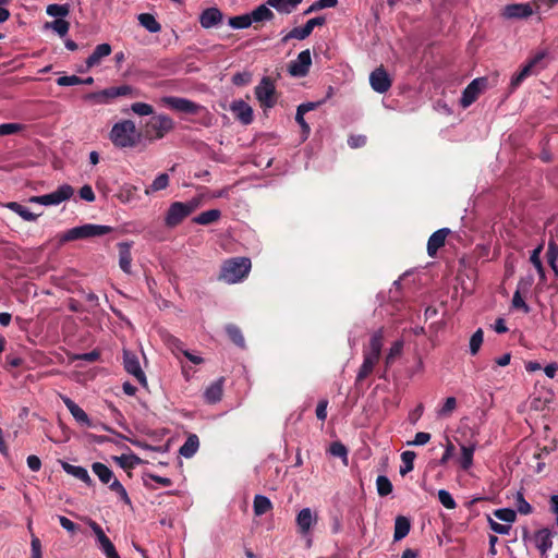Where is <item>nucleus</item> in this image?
I'll list each match as a JSON object with an SVG mask.
<instances>
[{
    "label": "nucleus",
    "mask_w": 558,
    "mask_h": 558,
    "mask_svg": "<svg viewBox=\"0 0 558 558\" xmlns=\"http://www.w3.org/2000/svg\"><path fill=\"white\" fill-rule=\"evenodd\" d=\"M384 345V330L383 328L376 330L372 333L369 339V344L363 351V363L359 369L356 375L357 381H363L367 376H369L378 363L381 349Z\"/></svg>",
    "instance_id": "1"
},
{
    "label": "nucleus",
    "mask_w": 558,
    "mask_h": 558,
    "mask_svg": "<svg viewBox=\"0 0 558 558\" xmlns=\"http://www.w3.org/2000/svg\"><path fill=\"white\" fill-rule=\"evenodd\" d=\"M140 133L131 120H122L113 124L109 138L116 147L131 148L138 144Z\"/></svg>",
    "instance_id": "2"
},
{
    "label": "nucleus",
    "mask_w": 558,
    "mask_h": 558,
    "mask_svg": "<svg viewBox=\"0 0 558 558\" xmlns=\"http://www.w3.org/2000/svg\"><path fill=\"white\" fill-rule=\"evenodd\" d=\"M251 267L252 264L250 258H230L223 263L219 279L229 284L238 283L247 277Z\"/></svg>",
    "instance_id": "3"
},
{
    "label": "nucleus",
    "mask_w": 558,
    "mask_h": 558,
    "mask_svg": "<svg viewBox=\"0 0 558 558\" xmlns=\"http://www.w3.org/2000/svg\"><path fill=\"white\" fill-rule=\"evenodd\" d=\"M202 204L199 197H194L185 203L174 202L172 203L165 216V225L168 228H174L179 226L187 216L194 213Z\"/></svg>",
    "instance_id": "4"
},
{
    "label": "nucleus",
    "mask_w": 558,
    "mask_h": 558,
    "mask_svg": "<svg viewBox=\"0 0 558 558\" xmlns=\"http://www.w3.org/2000/svg\"><path fill=\"white\" fill-rule=\"evenodd\" d=\"M547 56V51L542 50L531 57L527 62L521 68V70L511 77L510 88L511 90L517 89L521 83L529 76L537 74L545 68L543 61Z\"/></svg>",
    "instance_id": "5"
},
{
    "label": "nucleus",
    "mask_w": 558,
    "mask_h": 558,
    "mask_svg": "<svg viewBox=\"0 0 558 558\" xmlns=\"http://www.w3.org/2000/svg\"><path fill=\"white\" fill-rule=\"evenodd\" d=\"M111 227L102 225L87 223L80 227L72 228L62 234L60 242L74 241L78 239H87L94 236H101L111 232Z\"/></svg>",
    "instance_id": "6"
},
{
    "label": "nucleus",
    "mask_w": 558,
    "mask_h": 558,
    "mask_svg": "<svg viewBox=\"0 0 558 558\" xmlns=\"http://www.w3.org/2000/svg\"><path fill=\"white\" fill-rule=\"evenodd\" d=\"M146 134L151 140H160L174 128L173 120L165 114L153 117L146 124Z\"/></svg>",
    "instance_id": "7"
},
{
    "label": "nucleus",
    "mask_w": 558,
    "mask_h": 558,
    "mask_svg": "<svg viewBox=\"0 0 558 558\" xmlns=\"http://www.w3.org/2000/svg\"><path fill=\"white\" fill-rule=\"evenodd\" d=\"M73 194V187L69 184H63L49 194L32 196L28 201L31 203L40 204L44 206L59 205L62 202L71 198Z\"/></svg>",
    "instance_id": "8"
},
{
    "label": "nucleus",
    "mask_w": 558,
    "mask_h": 558,
    "mask_svg": "<svg viewBox=\"0 0 558 558\" xmlns=\"http://www.w3.org/2000/svg\"><path fill=\"white\" fill-rule=\"evenodd\" d=\"M255 96L263 108H272L277 102L276 87L270 77L265 76L255 87Z\"/></svg>",
    "instance_id": "9"
},
{
    "label": "nucleus",
    "mask_w": 558,
    "mask_h": 558,
    "mask_svg": "<svg viewBox=\"0 0 558 558\" xmlns=\"http://www.w3.org/2000/svg\"><path fill=\"white\" fill-rule=\"evenodd\" d=\"M536 12L532 3H512L506 5L501 11V16L506 20H522L530 17Z\"/></svg>",
    "instance_id": "10"
},
{
    "label": "nucleus",
    "mask_w": 558,
    "mask_h": 558,
    "mask_svg": "<svg viewBox=\"0 0 558 558\" xmlns=\"http://www.w3.org/2000/svg\"><path fill=\"white\" fill-rule=\"evenodd\" d=\"M162 104L172 110L196 114L203 109L202 106L182 97L168 96L161 99Z\"/></svg>",
    "instance_id": "11"
},
{
    "label": "nucleus",
    "mask_w": 558,
    "mask_h": 558,
    "mask_svg": "<svg viewBox=\"0 0 558 558\" xmlns=\"http://www.w3.org/2000/svg\"><path fill=\"white\" fill-rule=\"evenodd\" d=\"M123 362L125 371L132 376H134L142 386L146 387L147 378L141 367L138 357L130 351H124Z\"/></svg>",
    "instance_id": "12"
},
{
    "label": "nucleus",
    "mask_w": 558,
    "mask_h": 558,
    "mask_svg": "<svg viewBox=\"0 0 558 558\" xmlns=\"http://www.w3.org/2000/svg\"><path fill=\"white\" fill-rule=\"evenodd\" d=\"M486 83L487 81L484 77L473 80L462 93L460 100L461 106L463 108L471 106L477 99L481 92L485 88Z\"/></svg>",
    "instance_id": "13"
},
{
    "label": "nucleus",
    "mask_w": 558,
    "mask_h": 558,
    "mask_svg": "<svg viewBox=\"0 0 558 558\" xmlns=\"http://www.w3.org/2000/svg\"><path fill=\"white\" fill-rule=\"evenodd\" d=\"M88 525L90 526L92 531L96 535L97 542L105 554L107 558H120L118 555L113 544L111 541L106 536L105 532L100 527L99 524H97L95 521H89Z\"/></svg>",
    "instance_id": "14"
},
{
    "label": "nucleus",
    "mask_w": 558,
    "mask_h": 558,
    "mask_svg": "<svg viewBox=\"0 0 558 558\" xmlns=\"http://www.w3.org/2000/svg\"><path fill=\"white\" fill-rule=\"evenodd\" d=\"M369 84L376 93L384 94L391 87L392 81L384 66H378L371 73Z\"/></svg>",
    "instance_id": "15"
},
{
    "label": "nucleus",
    "mask_w": 558,
    "mask_h": 558,
    "mask_svg": "<svg viewBox=\"0 0 558 558\" xmlns=\"http://www.w3.org/2000/svg\"><path fill=\"white\" fill-rule=\"evenodd\" d=\"M312 64L311 51L308 49L301 51L298 58L289 64V73L292 76H305Z\"/></svg>",
    "instance_id": "16"
},
{
    "label": "nucleus",
    "mask_w": 558,
    "mask_h": 558,
    "mask_svg": "<svg viewBox=\"0 0 558 558\" xmlns=\"http://www.w3.org/2000/svg\"><path fill=\"white\" fill-rule=\"evenodd\" d=\"M553 532L548 527L536 531L532 537L535 547L539 553L545 556L547 551L553 547Z\"/></svg>",
    "instance_id": "17"
},
{
    "label": "nucleus",
    "mask_w": 558,
    "mask_h": 558,
    "mask_svg": "<svg viewBox=\"0 0 558 558\" xmlns=\"http://www.w3.org/2000/svg\"><path fill=\"white\" fill-rule=\"evenodd\" d=\"M230 110L234 113L235 118L245 125L253 121V109L243 100H234L230 106Z\"/></svg>",
    "instance_id": "18"
},
{
    "label": "nucleus",
    "mask_w": 558,
    "mask_h": 558,
    "mask_svg": "<svg viewBox=\"0 0 558 558\" xmlns=\"http://www.w3.org/2000/svg\"><path fill=\"white\" fill-rule=\"evenodd\" d=\"M316 522L317 514L310 508H303L296 515V525L301 534H307Z\"/></svg>",
    "instance_id": "19"
},
{
    "label": "nucleus",
    "mask_w": 558,
    "mask_h": 558,
    "mask_svg": "<svg viewBox=\"0 0 558 558\" xmlns=\"http://www.w3.org/2000/svg\"><path fill=\"white\" fill-rule=\"evenodd\" d=\"M222 12L218 8H208L199 15V24L204 28H211L222 22Z\"/></svg>",
    "instance_id": "20"
},
{
    "label": "nucleus",
    "mask_w": 558,
    "mask_h": 558,
    "mask_svg": "<svg viewBox=\"0 0 558 558\" xmlns=\"http://www.w3.org/2000/svg\"><path fill=\"white\" fill-rule=\"evenodd\" d=\"M61 399L77 423L87 427L92 426L88 415L82 408L66 396H61Z\"/></svg>",
    "instance_id": "21"
},
{
    "label": "nucleus",
    "mask_w": 558,
    "mask_h": 558,
    "mask_svg": "<svg viewBox=\"0 0 558 558\" xmlns=\"http://www.w3.org/2000/svg\"><path fill=\"white\" fill-rule=\"evenodd\" d=\"M118 247H119V266L125 274L130 275L132 272V270H131L132 244L129 242H121L118 244Z\"/></svg>",
    "instance_id": "22"
},
{
    "label": "nucleus",
    "mask_w": 558,
    "mask_h": 558,
    "mask_svg": "<svg viewBox=\"0 0 558 558\" xmlns=\"http://www.w3.org/2000/svg\"><path fill=\"white\" fill-rule=\"evenodd\" d=\"M477 447V441L473 440L468 444H460L461 458L460 464L463 470H469L473 464V454Z\"/></svg>",
    "instance_id": "23"
},
{
    "label": "nucleus",
    "mask_w": 558,
    "mask_h": 558,
    "mask_svg": "<svg viewBox=\"0 0 558 558\" xmlns=\"http://www.w3.org/2000/svg\"><path fill=\"white\" fill-rule=\"evenodd\" d=\"M111 50L112 49L109 44H100L96 46L93 53L86 60L87 68L98 65L104 58L108 57L111 53Z\"/></svg>",
    "instance_id": "24"
},
{
    "label": "nucleus",
    "mask_w": 558,
    "mask_h": 558,
    "mask_svg": "<svg viewBox=\"0 0 558 558\" xmlns=\"http://www.w3.org/2000/svg\"><path fill=\"white\" fill-rule=\"evenodd\" d=\"M302 0H267V4L281 14H290Z\"/></svg>",
    "instance_id": "25"
},
{
    "label": "nucleus",
    "mask_w": 558,
    "mask_h": 558,
    "mask_svg": "<svg viewBox=\"0 0 558 558\" xmlns=\"http://www.w3.org/2000/svg\"><path fill=\"white\" fill-rule=\"evenodd\" d=\"M447 234V229H440L430 235L427 242V252L430 256L435 255L438 248H440L445 244Z\"/></svg>",
    "instance_id": "26"
},
{
    "label": "nucleus",
    "mask_w": 558,
    "mask_h": 558,
    "mask_svg": "<svg viewBox=\"0 0 558 558\" xmlns=\"http://www.w3.org/2000/svg\"><path fill=\"white\" fill-rule=\"evenodd\" d=\"M220 217L221 211L219 209H209L194 217L193 222L202 226H207L218 221Z\"/></svg>",
    "instance_id": "27"
},
{
    "label": "nucleus",
    "mask_w": 558,
    "mask_h": 558,
    "mask_svg": "<svg viewBox=\"0 0 558 558\" xmlns=\"http://www.w3.org/2000/svg\"><path fill=\"white\" fill-rule=\"evenodd\" d=\"M62 469L68 473L73 475L74 477L81 480L82 482L89 484L92 482L90 476L87 470L83 466L72 465L68 462H62Z\"/></svg>",
    "instance_id": "28"
},
{
    "label": "nucleus",
    "mask_w": 558,
    "mask_h": 558,
    "mask_svg": "<svg viewBox=\"0 0 558 558\" xmlns=\"http://www.w3.org/2000/svg\"><path fill=\"white\" fill-rule=\"evenodd\" d=\"M410 527H411V524H410V521L408 518H405L403 515L397 517L396 522H395L393 539L400 541V539L404 538L409 534Z\"/></svg>",
    "instance_id": "29"
},
{
    "label": "nucleus",
    "mask_w": 558,
    "mask_h": 558,
    "mask_svg": "<svg viewBox=\"0 0 558 558\" xmlns=\"http://www.w3.org/2000/svg\"><path fill=\"white\" fill-rule=\"evenodd\" d=\"M250 14L253 23L271 21L275 16L267 3L258 5Z\"/></svg>",
    "instance_id": "30"
},
{
    "label": "nucleus",
    "mask_w": 558,
    "mask_h": 558,
    "mask_svg": "<svg viewBox=\"0 0 558 558\" xmlns=\"http://www.w3.org/2000/svg\"><path fill=\"white\" fill-rule=\"evenodd\" d=\"M7 207L14 211L15 214H17L25 221H35L39 216L37 214L32 213L28 208L16 202L8 203Z\"/></svg>",
    "instance_id": "31"
},
{
    "label": "nucleus",
    "mask_w": 558,
    "mask_h": 558,
    "mask_svg": "<svg viewBox=\"0 0 558 558\" xmlns=\"http://www.w3.org/2000/svg\"><path fill=\"white\" fill-rule=\"evenodd\" d=\"M138 22L140 24L146 28L150 33H158L161 29V25L159 22L155 19L154 15L149 13H141L138 15Z\"/></svg>",
    "instance_id": "32"
},
{
    "label": "nucleus",
    "mask_w": 558,
    "mask_h": 558,
    "mask_svg": "<svg viewBox=\"0 0 558 558\" xmlns=\"http://www.w3.org/2000/svg\"><path fill=\"white\" fill-rule=\"evenodd\" d=\"M272 504L270 499L263 495H256L254 497L253 509L256 515H263L271 510Z\"/></svg>",
    "instance_id": "33"
},
{
    "label": "nucleus",
    "mask_w": 558,
    "mask_h": 558,
    "mask_svg": "<svg viewBox=\"0 0 558 558\" xmlns=\"http://www.w3.org/2000/svg\"><path fill=\"white\" fill-rule=\"evenodd\" d=\"M199 446L198 437L191 435L187 437L183 446L180 448V454L184 458H191L195 454Z\"/></svg>",
    "instance_id": "34"
},
{
    "label": "nucleus",
    "mask_w": 558,
    "mask_h": 558,
    "mask_svg": "<svg viewBox=\"0 0 558 558\" xmlns=\"http://www.w3.org/2000/svg\"><path fill=\"white\" fill-rule=\"evenodd\" d=\"M205 399L209 403H216L222 396V380L213 383L205 391Z\"/></svg>",
    "instance_id": "35"
},
{
    "label": "nucleus",
    "mask_w": 558,
    "mask_h": 558,
    "mask_svg": "<svg viewBox=\"0 0 558 558\" xmlns=\"http://www.w3.org/2000/svg\"><path fill=\"white\" fill-rule=\"evenodd\" d=\"M92 470L104 484H109L114 477L113 472L104 463L95 462Z\"/></svg>",
    "instance_id": "36"
},
{
    "label": "nucleus",
    "mask_w": 558,
    "mask_h": 558,
    "mask_svg": "<svg viewBox=\"0 0 558 558\" xmlns=\"http://www.w3.org/2000/svg\"><path fill=\"white\" fill-rule=\"evenodd\" d=\"M402 349L403 342L401 340L395 341L391 344L385 357L387 367L390 366L395 362V360L401 355Z\"/></svg>",
    "instance_id": "37"
},
{
    "label": "nucleus",
    "mask_w": 558,
    "mask_h": 558,
    "mask_svg": "<svg viewBox=\"0 0 558 558\" xmlns=\"http://www.w3.org/2000/svg\"><path fill=\"white\" fill-rule=\"evenodd\" d=\"M415 457H416V454L414 451L408 450V451L402 452L401 460H402L403 465L400 468L401 475H405L413 470Z\"/></svg>",
    "instance_id": "38"
},
{
    "label": "nucleus",
    "mask_w": 558,
    "mask_h": 558,
    "mask_svg": "<svg viewBox=\"0 0 558 558\" xmlns=\"http://www.w3.org/2000/svg\"><path fill=\"white\" fill-rule=\"evenodd\" d=\"M514 506L521 514L527 515L533 512L532 506L525 500L521 492H518L514 496Z\"/></svg>",
    "instance_id": "39"
},
{
    "label": "nucleus",
    "mask_w": 558,
    "mask_h": 558,
    "mask_svg": "<svg viewBox=\"0 0 558 558\" xmlns=\"http://www.w3.org/2000/svg\"><path fill=\"white\" fill-rule=\"evenodd\" d=\"M228 23L232 28L235 29L247 28L253 24L251 20V14H243L230 17Z\"/></svg>",
    "instance_id": "40"
},
{
    "label": "nucleus",
    "mask_w": 558,
    "mask_h": 558,
    "mask_svg": "<svg viewBox=\"0 0 558 558\" xmlns=\"http://www.w3.org/2000/svg\"><path fill=\"white\" fill-rule=\"evenodd\" d=\"M376 488L379 496H388L392 492V484L385 475H379L376 478Z\"/></svg>",
    "instance_id": "41"
},
{
    "label": "nucleus",
    "mask_w": 558,
    "mask_h": 558,
    "mask_svg": "<svg viewBox=\"0 0 558 558\" xmlns=\"http://www.w3.org/2000/svg\"><path fill=\"white\" fill-rule=\"evenodd\" d=\"M457 409V399L454 397H448L442 407L437 411L439 417H449Z\"/></svg>",
    "instance_id": "42"
},
{
    "label": "nucleus",
    "mask_w": 558,
    "mask_h": 558,
    "mask_svg": "<svg viewBox=\"0 0 558 558\" xmlns=\"http://www.w3.org/2000/svg\"><path fill=\"white\" fill-rule=\"evenodd\" d=\"M169 184V177L166 173H161L153 181L150 186L145 191L146 194H149L151 192H158L161 190H165Z\"/></svg>",
    "instance_id": "43"
},
{
    "label": "nucleus",
    "mask_w": 558,
    "mask_h": 558,
    "mask_svg": "<svg viewBox=\"0 0 558 558\" xmlns=\"http://www.w3.org/2000/svg\"><path fill=\"white\" fill-rule=\"evenodd\" d=\"M530 262L536 269V271L539 276V279L542 281H544L546 279V276H545V269H544L542 260H541L539 248H534L532 251L531 256H530Z\"/></svg>",
    "instance_id": "44"
},
{
    "label": "nucleus",
    "mask_w": 558,
    "mask_h": 558,
    "mask_svg": "<svg viewBox=\"0 0 558 558\" xmlns=\"http://www.w3.org/2000/svg\"><path fill=\"white\" fill-rule=\"evenodd\" d=\"M46 27L52 28L57 34H59L61 37H63L68 34L70 24L68 21H65L63 19H57L50 23H47Z\"/></svg>",
    "instance_id": "45"
},
{
    "label": "nucleus",
    "mask_w": 558,
    "mask_h": 558,
    "mask_svg": "<svg viewBox=\"0 0 558 558\" xmlns=\"http://www.w3.org/2000/svg\"><path fill=\"white\" fill-rule=\"evenodd\" d=\"M311 34L306 29L305 26L303 27H295L292 31H290L287 35H284L281 39L283 44L288 43L290 39H299L303 40L307 38Z\"/></svg>",
    "instance_id": "46"
},
{
    "label": "nucleus",
    "mask_w": 558,
    "mask_h": 558,
    "mask_svg": "<svg viewBox=\"0 0 558 558\" xmlns=\"http://www.w3.org/2000/svg\"><path fill=\"white\" fill-rule=\"evenodd\" d=\"M547 259H548V264L550 265V267L553 268V270L555 272L558 271V267L556 265V262L558 259V245L555 241H550L548 243V248H547Z\"/></svg>",
    "instance_id": "47"
},
{
    "label": "nucleus",
    "mask_w": 558,
    "mask_h": 558,
    "mask_svg": "<svg viewBox=\"0 0 558 558\" xmlns=\"http://www.w3.org/2000/svg\"><path fill=\"white\" fill-rule=\"evenodd\" d=\"M494 515L500 520V521H504L508 524L512 523L515 521V518H517V513L514 510L512 509H509V508H502V509H497L495 512H494Z\"/></svg>",
    "instance_id": "48"
},
{
    "label": "nucleus",
    "mask_w": 558,
    "mask_h": 558,
    "mask_svg": "<svg viewBox=\"0 0 558 558\" xmlns=\"http://www.w3.org/2000/svg\"><path fill=\"white\" fill-rule=\"evenodd\" d=\"M226 331L230 339L239 347H244V337L239 327L234 325H228Z\"/></svg>",
    "instance_id": "49"
},
{
    "label": "nucleus",
    "mask_w": 558,
    "mask_h": 558,
    "mask_svg": "<svg viewBox=\"0 0 558 558\" xmlns=\"http://www.w3.org/2000/svg\"><path fill=\"white\" fill-rule=\"evenodd\" d=\"M483 330L480 328L477 329L471 337L470 339V353L472 355H475L477 354V352L480 351L481 349V345L483 343Z\"/></svg>",
    "instance_id": "50"
},
{
    "label": "nucleus",
    "mask_w": 558,
    "mask_h": 558,
    "mask_svg": "<svg viewBox=\"0 0 558 558\" xmlns=\"http://www.w3.org/2000/svg\"><path fill=\"white\" fill-rule=\"evenodd\" d=\"M109 488L114 492L116 494H118L120 496V498L128 505L131 504V500L129 498V495L125 490V488L123 487V485L116 478L113 477L111 480V482L109 483Z\"/></svg>",
    "instance_id": "51"
},
{
    "label": "nucleus",
    "mask_w": 558,
    "mask_h": 558,
    "mask_svg": "<svg viewBox=\"0 0 558 558\" xmlns=\"http://www.w3.org/2000/svg\"><path fill=\"white\" fill-rule=\"evenodd\" d=\"M46 11L48 15L53 17H64L70 12L66 4H49Z\"/></svg>",
    "instance_id": "52"
},
{
    "label": "nucleus",
    "mask_w": 558,
    "mask_h": 558,
    "mask_svg": "<svg viewBox=\"0 0 558 558\" xmlns=\"http://www.w3.org/2000/svg\"><path fill=\"white\" fill-rule=\"evenodd\" d=\"M136 192V187L133 186V185H124L121 187L120 192L118 193V198L122 202V203H129L130 201H132L134 198V194Z\"/></svg>",
    "instance_id": "53"
},
{
    "label": "nucleus",
    "mask_w": 558,
    "mask_h": 558,
    "mask_svg": "<svg viewBox=\"0 0 558 558\" xmlns=\"http://www.w3.org/2000/svg\"><path fill=\"white\" fill-rule=\"evenodd\" d=\"M23 129L24 126L20 123H3L0 124V136L16 134Z\"/></svg>",
    "instance_id": "54"
},
{
    "label": "nucleus",
    "mask_w": 558,
    "mask_h": 558,
    "mask_svg": "<svg viewBox=\"0 0 558 558\" xmlns=\"http://www.w3.org/2000/svg\"><path fill=\"white\" fill-rule=\"evenodd\" d=\"M329 452L333 457L342 458L344 461V464L348 463V450L341 442H333L330 446Z\"/></svg>",
    "instance_id": "55"
},
{
    "label": "nucleus",
    "mask_w": 558,
    "mask_h": 558,
    "mask_svg": "<svg viewBox=\"0 0 558 558\" xmlns=\"http://www.w3.org/2000/svg\"><path fill=\"white\" fill-rule=\"evenodd\" d=\"M131 109L134 113L138 116H150L154 113V109L150 105L146 102H134L131 106Z\"/></svg>",
    "instance_id": "56"
},
{
    "label": "nucleus",
    "mask_w": 558,
    "mask_h": 558,
    "mask_svg": "<svg viewBox=\"0 0 558 558\" xmlns=\"http://www.w3.org/2000/svg\"><path fill=\"white\" fill-rule=\"evenodd\" d=\"M438 498H439V501L441 502V505L445 508H447V509L456 508V501H454V499L452 498V496L450 495L449 492H447L445 489H440L438 492Z\"/></svg>",
    "instance_id": "57"
},
{
    "label": "nucleus",
    "mask_w": 558,
    "mask_h": 558,
    "mask_svg": "<svg viewBox=\"0 0 558 558\" xmlns=\"http://www.w3.org/2000/svg\"><path fill=\"white\" fill-rule=\"evenodd\" d=\"M31 551H32V558H43L41 543H40L39 538L35 535H32Z\"/></svg>",
    "instance_id": "58"
},
{
    "label": "nucleus",
    "mask_w": 558,
    "mask_h": 558,
    "mask_svg": "<svg viewBox=\"0 0 558 558\" xmlns=\"http://www.w3.org/2000/svg\"><path fill=\"white\" fill-rule=\"evenodd\" d=\"M57 84H58L59 86H74V85L82 84V78H80V77H78V76H76V75L60 76V77L57 80Z\"/></svg>",
    "instance_id": "59"
},
{
    "label": "nucleus",
    "mask_w": 558,
    "mask_h": 558,
    "mask_svg": "<svg viewBox=\"0 0 558 558\" xmlns=\"http://www.w3.org/2000/svg\"><path fill=\"white\" fill-rule=\"evenodd\" d=\"M430 440V434L425 432L416 433L414 439L412 441H408L409 446H423L426 445Z\"/></svg>",
    "instance_id": "60"
},
{
    "label": "nucleus",
    "mask_w": 558,
    "mask_h": 558,
    "mask_svg": "<svg viewBox=\"0 0 558 558\" xmlns=\"http://www.w3.org/2000/svg\"><path fill=\"white\" fill-rule=\"evenodd\" d=\"M512 306L514 308H520L522 310L524 313H529L530 312V307L529 305L524 302V300L522 299L521 294H520V291L517 290L513 294V298H512Z\"/></svg>",
    "instance_id": "61"
},
{
    "label": "nucleus",
    "mask_w": 558,
    "mask_h": 558,
    "mask_svg": "<svg viewBox=\"0 0 558 558\" xmlns=\"http://www.w3.org/2000/svg\"><path fill=\"white\" fill-rule=\"evenodd\" d=\"M489 526L495 533L500 534V535H507V534H509V532L511 530L510 524H501L492 519H489Z\"/></svg>",
    "instance_id": "62"
},
{
    "label": "nucleus",
    "mask_w": 558,
    "mask_h": 558,
    "mask_svg": "<svg viewBox=\"0 0 558 558\" xmlns=\"http://www.w3.org/2000/svg\"><path fill=\"white\" fill-rule=\"evenodd\" d=\"M251 80L252 75L248 72L236 73L232 77L233 84L238 86L247 85L251 82Z\"/></svg>",
    "instance_id": "63"
},
{
    "label": "nucleus",
    "mask_w": 558,
    "mask_h": 558,
    "mask_svg": "<svg viewBox=\"0 0 558 558\" xmlns=\"http://www.w3.org/2000/svg\"><path fill=\"white\" fill-rule=\"evenodd\" d=\"M59 522L61 526L71 534H75L78 531V526L66 517L60 515Z\"/></svg>",
    "instance_id": "64"
}]
</instances>
